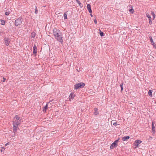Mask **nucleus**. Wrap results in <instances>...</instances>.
<instances>
[{
    "mask_svg": "<svg viewBox=\"0 0 156 156\" xmlns=\"http://www.w3.org/2000/svg\"><path fill=\"white\" fill-rule=\"evenodd\" d=\"M121 91H122L123 90V87H121Z\"/></svg>",
    "mask_w": 156,
    "mask_h": 156,
    "instance_id": "obj_33",
    "label": "nucleus"
},
{
    "mask_svg": "<svg viewBox=\"0 0 156 156\" xmlns=\"http://www.w3.org/2000/svg\"><path fill=\"white\" fill-rule=\"evenodd\" d=\"M1 24L3 25H4L5 24V23L4 20H1Z\"/></svg>",
    "mask_w": 156,
    "mask_h": 156,
    "instance_id": "obj_24",
    "label": "nucleus"
},
{
    "mask_svg": "<svg viewBox=\"0 0 156 156\" xmlns=\"http://www.w3.org/2000/svg\"><path fill=\"white\" fill-rule=\"evenodd\" d=\"M87 9L88 10L89 12L90 13H91L92 12V11L91 9V6L89 4H88L87 5Z\"/></svg>",
    "mask_w": 156,
    "mask_h": 156,
    "instance_id": "obj_12",
    "label": "nucleus"
},
{
    "mask_svg": "<svg viewBox=\"0 0 156 156\" xmlns=\"http://www.w3.org/2000/svg\"><path fill=\"white\" fill-rule=\"evenodd\" d=\"M154 122L152 123V131L154 134L155 133V127L154 126Z\"/></svg>",
    "mask_w": 156,
    "mask_h": 156,
    "instance_id": "obj_10",
    "label": "nucleus"
},
{
    "mask_svg": "<svg viewBox=\"0 0 156 156\" xmlns=\"http://www.w3.org/2000/svg\"><path fill=\"white\" fill-rule=\"evenodd\" d=\"M3 81L4 82L5 81V80L6 79L5 78H3Z\"/></svg>",
    "mask_w": 156,
    "mask_h": 156,
    "instance_id": "obj_34",
    "label": "nucleus"
},
{
    "mask_svg": "<svg viewBox=\"0 0 156 156\" xmlns=\"http://www.w3.org/2000/svg\"><path fill=\"white\" fill-rule=\"evenodd\" d=\"M63 16L64 19L66 20L67 19V14L66 13V12L64 13L63 14Z\"/></svg>",
    "mask_w": 156,
    "mask_h": 156,
    "instance_id": "obj_19",
    "label": "nucleus"
},
{
    "mask_svg": "<svg viewBox=\"0 0 156 156\" xmlns=\"http://www.w3.org/2000/svg\"><path fill=\"white\" fill-rule=\"evenodd\" d=\"M142 142V141L140 140H136L134 142L135 146H136V147H138L139 144Z\"/></svg>",
    "mask_w": 156,
    "mask_h": 156,
    "instance_id": "obj_5",
    "label": "nucleus"
},
{
    "mask_svg": "<svg viewBox=\"0 0 156 156\" xmlns=\"http://www.w3.org/2000/svg\"><path fill=\"white\" fill-rule=\"evenodd\" d=\"M76 1L77 2V3L79 4V5L81 6L82 5L81 3H80V1L79 0H76Z\"/></svg>",
    "mask_w": 156,
    "mask_h": 156,
    "instance_id": "obj_25",
    "label": "nucleus"
},
{
    "mask_svg": "<svg viewBox=\"0 0 156 156\" xmlns=\"http://www.w3.org/2000/svg\"><path fill=\"white\" fill-rule=\"evenodd\" d=\"M149 37L150 38V40L151 41L152 45H153L154 48H156V44H155V43L154 42L151 36H149Z\"/></svg>",
    "mask_w": 156,
    "mask_h": 156,
    "instance_id": "obj_8",
    "label": "nucleus"
},
{
    "mask_svg": "<svg viewBox=\"0 0 156 156\" xmlns=\"http://www.w3.org/2000/svg\"><path fill=\"white\" fill-rule=\"evenodd\" d=\"M152 90H149L148 92V95L150 96L151 97H152Z\"/></svg>",
    "mask_w": 156,
    "mask_h": 156,
    "instance_id": "obj_18",
    "label": "nucleus"
},
{
    "mask_svg": "<svg viewBox=\"0 0 156 156\" xmlns=\"http://www.w3.org/2000/svg\"><path fill=\"white\" fill-rule=\"evenodd\" d=\"M35 13L36 14H37L38 13V10L37 9V7L36 6H35Z\"/></svg>",
    "mask_w": 156,
    "mask_h": 156,
    "instance_id": "obj_26",
    "label": "nucleus"
},
{
    "mask_svg": "<svg viewBox=\"0 0 156 156\" xmlns=\"http://www.w3.org/2000/svg\"><path fill=\"white\" fill-rule=\"evenodd\" d=\"M22 119L18 116L16 115L14 117L13 121V131L14 133L17 130L18 126L21 122Z\"/></svg>",
    "mask_w": 156,
    "mask_h": 156,
    "instance_id": "obj_1",
    "label": "nucleus"
},
{
    "mask_svg": "<svg viewBox=\"0 0 156 156\" xmlns=\"http://www.w3.org/2000/svg\"><path fill=\"white\" fill-rule=\"evenodd\" d=\"M5 44L6 46H9V45L10 42V39L9 38H4Z\"/></svg>",
    "mask_w": 156,
    "mask_h": 156,
    "instance_id": "obj_6",
    "label": "nucleus"
},
{
    "mask_svg": "<svg viewBox=\"0 0 156 156\" xmlns=\"http://www.w3.org/2000/svg\"><path fill=\"white\" fill-rule=\"evenodd\" d=\"M37 53V47L35 45L33 47V53L36 54Z\"/></svg>",
    "mask_w": 156,
    "mask_h": 156,
    "instance_id": "obj_13",
    "label": "nucleus"
},
{
    "mask_svg": "<svg viewBox=\"0 0 156 156\" xmlns=\"http://www.w3.org/2000/svg\"><path fill=\"white\" fill-rule=\"evenodd\" d=\"M129 136H124L122 138V140L123 141H125L129 139Z\"/></svg>",
    "mask_w": 156,
    "mask_h": 156,
    "instance_id": "obj_14",
    "label": "nucleus"
},
{
    "mask_svg": "<svg viewBox=\"0 0 156 156\" xmlns=\"http://www.w3.org/2000/svg\"><path fill=\"white\" fill-rule=\"evenodd\" d=\"M123 83H122L120 85V87H123Z\"/></svg>",
    "mask_w": 156,
    "mask_h": 156,
    "instance_id": "obj_31",
    "label": "nucleus"
},
{
    "mask_svg": "<svg viewBox=\"0 0 156 156\" xmlns=\"http://www.w3.org/2000/svg\"><path fill=\"white\" fill-rule=\"evenodd\" d=\"M21 18L19 17L15 21V25L16 26H18L21 24L22 23Z\"/></svg>",
    "mask_w": 156,
    "mask_h": 156,
    "instance_id": "obj_4",
    "label": "nucleus"
},
{
    "mask_svg": "<svg viewBox=\"0 0 156 156\" xmlns=\"http://www.w3.org/2000/svg\"><path fill=\"white\" fill-rule=\"evenodd\" d=\"M117 146V144H116L115 143H112L111 145L110 148L111 149H112L116 147Z\"/></svg>",
    "mask_w": 156,
    "mask_h": 156,
    "instance_id": "obj_9",
    "label": "nucleus"
},
{
    "mask_svg": "<svg viewBox=\"0 0 156 156\" xmlns=\"http://www.w3.org/2000/svg\"><path fill=\"white\" fill-rule=\"evenodd\" d=\"M94 23L96 24H97V21L96 19H95V20H94Z\"/></svg>",
    "mask_w": 156,
    "mask_h": 156,
    "instance_id": "obj_29",
    "label": "nucleus"
},
{
    "mask_svg": "<svg viewBox=\"0 0 156 156\" xmlns=\"http://www.w3.org/2000/svg\"><path fill=\"white\" fill-rule=\"evenodd\" d=\"M53 34L57 41L61 43L63 42L62 34L58 29L56 28L54 29Z\"/></svg>",
    "mask_w": 156,
    "mask_h": 156,
    "instance_id": "obj_2",
    "label": "nucleus"
},
{
    "mask_svg": "<svg viewBox=\"0 0 156 156\" xmlns=\"http://www.w3.org/2000/svg\"><path fill=\"white\" fill-rule=\"evenodd\" d=\"M151 14L153 16V20H154L155 17V16L154 12H151Z\"/></svg>",
    "mask_w": 156,
    "mask_h": 156,
    "instance_id": "obj_22",
    "label": "nucleus"
},
{
    "mask_svg": "<svg viewBox=\"0 0 156 156\" xmlns=\"http://www.w3.org/2000/svg\"><path fill=\"white\" fill-rule=\"evenodd\" d=\"M113 125L115 126H116V125H117V122H115L114 123H113Z\"/></svg>",
    "mask_w": 156,
    "mask_h": 156,
    "instance_id": "obj_30",
    "label": "nucleus"
},
{
    "mask_svg": "<svg viewBox=\"0 0 156 156\" xmlns=\"http://www.w3.org/2000/svg\"><path fill=\"white\" fill-rule=\"evenodd\" d=\"M152 139V137H151V136H149V138L148 139V140H151Z\"/></svg>",
    "mask_w": 156,
    "mask_h": 156,
    "instance_id": "obj_32",
    "label": "nucleus"
},
{
    "mask_svg": "<svg viewBox=\"0 0 156 156\" xmlns=\"http://www.w3.org/2000/svg\"><path fill=\"white\" fill-rule=\"evenodd\" d=\"M100 36L101 37L104 36H105V34L103 33V32L101 31V30H100Z\"/></svg>",
    "mask_w": 156,
    "mask_h": 156,
    "instance_id": "obj_21",
    "label": "nucleus"
},
{
    "mask_svg": "<svg viewBox=\"0 0 156 156\" xmlns=\"http://www.w3.org/2000/svg\"><path fill=\"white\" fill-rule=\"evenodd\" d=\"M90 15L91 16V17L93 16L91 14H90Z\"/></svg>",
    "mask_w": 156,
    "mask_h": 156,
    "instance_id": "obj_36",
    "label": "nucleus"
},
{
    "mask_svg": "<svg viewBox=\"0 0 156 156\" xmlns=\"http://www.w3.org/2000/svg\"><path fill=\"white\" fill-rule=\"evenodd\" d=\"M129 11L132 13H133L134 12V10L133 9H130Z\"/></svg>",
    "mask_w": 156,
    "mask_h": 156,
    "instance_id": "obj_23",
    "label": "nucleus"
},
{
    "mask_svg": "<svg viewBox=\"0 0 156 156\" xmlns=\"http://www.w3.org/2000/svg\"><path fill=\"white\" fill-rule=\"evenodd\" d=\"M48 108V104H47L43 108V111L44 112H46V110Z\"/></svg>",
    "mask_w": 156,
    "mask_h": 156,
    "instance_id": "obj_16",
    "label": "nucleus"
},
{
    "mask_svg": "<svg viewBox=\"0 0 156 156\" xmlns=\"http://www.w3.org/2000/svg\"><path fill=\"white\" fill-rule=\"evenodd\" d=\"M74 97V94L72 93H71L69 98V100L71 101L72 100H73V99Z\"/></svg>",
    "mask_w": 156,
    "mask_h": 156,
    "instance_id": "obj_11",
    "label": "nucleus"
},
{
    "mask_svg": "<svg viewBox=\"0 0 156 156\" xmlns=\"http://www.w3.org/2000/svg\"><path fill=\"white\" fill-rule=\"evenodd\" d=\"M10 13V11L8 10L6 11L5 12V15H6L8 16Z\"/></svg>",
    "mask_w": 156,
    "mask_h": 156,
    "instance_id": "obj_20",
    "label": "nucleus"
},
{
    "mask_svg": "<svg viewBox=\"0 0 156 156\" xmlns=\"http://www.w3.org/2000/svg\"><path fill=\"white\" fill-rule=\"evenodd\" d=\"M119 140H115L114 142V143H115L116 144H117V143L119 141Z\"/></svg>",
    "mask_w": 156,
    "mask_h": 156,
    "instance_id": "obj_28",
    "label": "nucleus"
},
{
    "mask_svg": "<svg viewBox=\"0 0 156 156\" xmlns=\"http://www.w3.org/2000/svg\"><path fill=\"white\" fill-rule=\"evenodd\" d=\"M36 35V33L35 32H33L31 34V37L34 38Z\"/></svg>",
    "mask_w": 156,
    "mask_h": 156,
    "instance_id": "obj_17",
    "label": "nucleus"
},
{
    "mask_svg": "<svg viewBox=\"0 0 156 156\" xmlns=\"http://www.w3.org/2000/svg\"><path fill=\"white\" fill-rule=\"evenodd\" d=\"M146 16L148 18V20L149 21V23L150 24H152V21H151V18L148 13H146Z\"/></svg>",
    "mask_w": 156,
    "mask_h": 156,
    "instance_id": "obj_7",
    "label": "nucleus"
},
{
    "mask_svg": "<svg viewBox=\"0 0 156 156\" xmlns=\"http://www.w3.org/2000/svg\"><path fill=\"white\" fill-rule=\"evenodd\" d=\"M8 144H9V143H7L6 144H5V146H6Z\"/></svg>",
    "mask_w": 156,
    "mask_h": 156,
    "instance_id": "obj_35",
    "label": "nucleus"
},
{
    "mask_svg": "<svg viewBox=\"0 0 156 156\" xmlns=\"http://www.w3.org/2000/svg\"><path fill=\"white\" fill-rule=\"evenodd\" d=\"M1 148H2V149H1V151L2 152V151H3L5 150V147H1Z\"/></svg>",
    "mask_w": 156,
    "mask_h": 156,
    "instance_id": "obj_27",
    "label": "nucleus"
},
{
    "mask_svg": "<svg viewBox=\"0 0 156 156\" xmlns=\"http://www.w3.org/2000/svg\"><path fill=\"white\" fill-rule=\"evenodd\" d=\"M98 114V109L97 108H94V115H97Z\"/></svg>",
    "mask_w": 156,
    "mask_h": 156,
    "instance_id": "obj_15",
    "label": "nucleus"
},
{
    "mask_svg": "<svg viewBox=\"0 0 156 156\" xmlns=\"http://www.w3.org/2000/svg\"><path fill=\"white\" fill-rule=\"evenodd\" d=\"M85 84L83 82H81L75 84L74 85V89H77L79 88H82L84 87Z\"/></svg>",
    "mask_w": 156,
    "mask_h": 156,
    "instance_id": "obj_3",
    "label": "nucleus"
}]
</instances>
